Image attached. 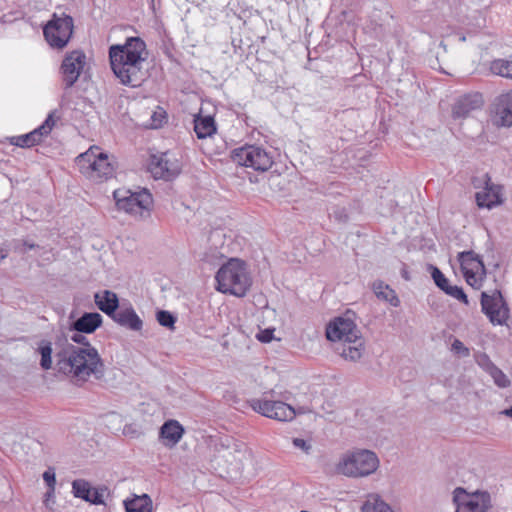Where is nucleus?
Returning <instances> with one entry per match:
<instances>
[{
	"label": "nucleus",
	"mask_w": 512,
	"mask_h": 512,
	"mask_svg": "<svg viewBox=\"0 0 512 512\" xmlns=\"http://www.w3.org/2000/svg\"><path fill=\"white\" fill-rule=\"evenodd\" d=\"M216 289L224 294L243 297L252 286V277L247 264L238 258H231L216 273Z\"/></svg>",
	"instance_id": "7ed1b4c3"
},
{
	"label": "nucleus",
	"mask_w": 512,
	"mask_h": 512,
	"mask_svg": "<svg viewBox=\"0 0 512 512\" xmlns=\"http://www.w3.org/2000/svg\"><path fill=\"white\" fill-rule=\"evenodd\" d=\"M443 291L457 300L468 303L467 296L461 287L448 284L446 288L443 289Z\"/></svg>",
	"instance_id": "473e14b6"
},
{
	"label": "nucleus",
	"mask_w": 512,
	"mask_h": 512,
	"mask_svg": "<svg viewBox=\"0 0 512 512\" xmlns=\"http://www.w3.org/2000/svg\"><path fill=\"white\" fill-rule=\"evenodd\" d=\"M86 65V55L81 50L66 54L61 64V73L65 88H71L78 80Z\"/></svg>",
	"instance_id": "ddd939ff"
},
{
	"label": "nucleus",
	"mask_w": 512,
	"mask_h": 512,
	"mask_svg": "<svg viewBox=\"0 0 512 512\" xmlns=\"http://www.w3.org/2000/svg\"><path fill=\"white\" fill-rule=\"evenodd\" d=\"M119 324L125 326L126 328L130 329V330H133V331H138L142 328V324L143 322H118Z\"/></svg>",
	"instance_id": "c03bdc74"
},
{
	"label": "nucleus",
	"mask_w": 512,
	"mask_h": 512,
	"mask_svg": "<svg viewBox=\"0 0 512 512\" xmlns=\"http://www.w3.org/2000/svg\"><path fill=\"white\" fill-rule=\"evenodd\" d=\"M101 324L102 322H71L72 330H78L82 333H93Z\"/></svg>",
	"instance_id": "2f4dec72"
},
{
	"label": "nucleus",
	"mask_w": 512,
	"mask_h": 512,
	"mask_svg": "<svg viewBox=\"0 0 512 512\" xmlns=\"http://www.w3.org/2000/svg\"><path fill=\"white\" fill-rule=\"evenodd\" d=\"M203 149H204L207 153H209V154L217 153L216 151H214V150L210 149L209 147H205V148H203Z\"/></svg>",
	"instance_id": "8fccbe9b"
},
{
	"label": "nucleus",
	"mask_w": 512,
	"mask_h": 512,
	"mask_svg": "<svg viewBox=\"0 0 512 512\" xmlns=\"http://www.w3.org/2000/svg\"><path fill=\"white\" fill-rule=\"evenodd\" d=\"M450 351L458 358H466L470 355V350L466 347L462 341L457 338H453Z\"/></svg>",
	"instance_id": "7c9ffc66"
},
{
	"label": "nucleus",
	"mask_w": 512,
	"mask_h": 512,
	"mask_svg": "<svg viewBox=\"0 0 512 512\" xmlns=\"http://www.w3.org/2000/svg\"><path fill=\"white\" fill-rule=\"evenodd\" d=\"M481 306L489 320H507L509 318V308L500 292L493 295L483 292Z\"/></svg>",
	"instance_id": "4468645a"
},
{
	"label": "nucleus",
	"mask_w": 512,
	"mask_h": 512,
	"mask_svg": "<svg viewBox=\"0 0 512 512\" xmlns=\"http://www.w3.org/2000/svg\"><path fill=\"white\" fill-rule=\"evenodd\" d=\"M502 414L512 419V406L503 410Z\"/></svg>",
	"instance_id": "49530a36"
},
{
	"label": "nucleus",
	"mask_w": 512,
	"mask_h": 512,
	"mask_svg": "<svg viewBox=\"0 0 512 512\" xmlns=\"http://www.w3.org/2000/svg\"><path fill=\"white\" fill-rule=\"evenodd\" d=\"M496 323H497V324H500V325H501V324H503L504 322H502V321H499V322H496Z\"/></svg>",
	"instance_id": "603ef678"
},
{
	"label": "nucleus",
	"mask_w": 512,
	"mask_h": 512,
	"mask_svg": "<svg viewBox=\"0 0 512 512\" xmlns=\"http://www.w3.org/2000/svg\"><path fill=\"white\" fill-rule=\"evenodd\" d=\"M73 18L65 13H54L51 20L43 28L48 44L55 49H63L69 43L73 33Z\"/></svg>",
	"instance_id": "1a4fd4ad"
},
{
	"label": "nucleus",
	"mask_w": 512,
	"mask_h": 512,
	"mask_svg": "<svg viewBox=\"0 0 512 512\" xmlns=\"http://www.w3.org/2000/svg\"><path fill=\"white\" fill-rule=\"evenodd\" d=\"M477 205L482 208H492L501 203L499 188L496 186H487L482 191L476 193Z\"/></svg>",
	"instance_id": "4be33fe9"
},
{
	"label": "nucleus",
	"mask_w": 512,
	"mask_h": 512,
	"mask_svg": "<svg viewBox=\"0 0 512 512\" xmlns=\"http://www.w3.org/2000/svg\"><path fill=\"white\" fill-rule=\"evenodd\" d=\"M55 498V488H48L46 493L44 494L43 503L47 508L51 509V503H54Z\"/></svg>",
	"instance_id": "a19ab883"
},
{
	"label": "nucleus",
	"mask_w": 512,
	"mask_h": 512,
	"mask_svg": "<svg viewBox=\"0 0 512 512\" xmlns=\"http://www.w3.org/2000/svg\"><path fill=\"white\" fill-rule=\"evenodd\" d=\"M71 340L75 343L86 345L85 348H72L57 355L56 370L76 383H83L88 380L91 375L96 379L103 376V363L97 350L85 342L84 333L78 330H72Z\"/></svg>",
	"instance_id": "f03ea898"
},
{
	"label": "nucleus",
	"mask_w": 512,
	"mask_h": 512,
	"mask_svg": "<svg viewBox=\"0 0 512 512\" xmlns=\"http://www.w3.org/2000/svg\"><path fill=\"white\" fill-rule=\"evenodd\" d=\"M156 320H176L173 314L166 310H157Z\"/></svg>",
	"instance_id": "79ce46f5"
},
{
	"label": "nucleus",
	"mask_w": 512,
	"mask_h": 512,
	"mask_svg": "<svg viewBox=\"0 0 512 512\" xmlns=\"http://www.w3.org/2000/svg\"><path fill=\"white\" fill-rule=\"evenodd\" d=\"M292 443L296 448L301 449L306 454H309L312 449L311 444L302 438H294Z\"/></svg>",
	"instance_id": "58836bf2"
},
{
	"label": "nucleus",
	"mask_w": 512,
	"mask_h": 512,
	"mask_svg": "<svg viewBox=\"0 0 512 512\" xmlns=\"http://www.w3.org/2000/svg\"><path fill=\"white\" fill-rule=\"evenodd\" d=\"M117 208L135 218H146L150 215L153 204L152 195L146 189L131 191L120 188L113 193Z\"/></svg>",
	"instance_id": "0eeeda50"
},
{
	"label": "nucleus",
	"mask_w": 512,
	"mask_h": 512,
	"mask_svg": "<svg viewBox=\"0 0 512 512\" xmlns=\"http://www.w3.org/2000/svg\"><path fill=\"white\" fill-rule=\"evenodd\" d=\"M332 320H337V321H340V320H351V318L348 315L346 317L336 316Z\"/></svg>",
	"instance_id": "09e8293b"
},
{
	"label": "nucleus",
	"mask_w": 512,
	"mask_h": 512,
	"mask_svg": "<svg viewBox=\"0 0 512 512\" xmlns=\"http://www.w3.org/2000/svg\"><path fill=\"white\" fill-rule=\"evenodd\" d=\"M23 245H24L27 249H29V250H32V249L36 248V246H37L36 244H34V243H30V242H28V241H24Z\"/></svg>",
	"instance_id": "de8ad7c7"
},
{
	"label": "nucleus",
	"mask_w": 512,
	"mask_h": 512,
	"mask_svg": "<svg viewBox=\"0 0 512 512\" xmlns=\"http://www.w3.org/2000/svg\"><path fill=\"white\" fill-rule=\"evenodd\" d=\"M275 391L269 390L261 398L249 400V406L256 413L278 421H291L296 416L295 409L281 400H275Z\"/></svg>",
	"instance_id": "6e6552de"
},
{
	"label": "nucleus",
	"mask_w": 512,
	"mask_h": 512,
	"mask_svg": "<svg viewBox=\"0 0 512 512\" xmlns=\"http://www.w3.org/2000/svg\"><path fill=\"white\" fill-rule=\"evenodd\" d=\"M126 512H153L152 500L147 494L124 501Z\"/></svg>",
	"instance_id": "5701e85b"
},
{
	"label": "nucleus",
	"mask_w": 512,
	"mask_h": 512,
	"mask_svg": "<svg viewBox=\"0 0 512 512\" xmlns=\"http://www.w3.org/2000/svg\"><path fill=\"white\" fill-rule=\"evenodd\" d=\"M149 169L155 178L165 180L174 178L180 172L177 161L170 160L167 153L159 156L154 155L151 158Z\"/></svg>",
	"instance_id": "2eb2a0df"
},
{
	"label": "nucleus",
	"mask_w": 512,
	"mask_h": 512,
	"mask_svg": "<svg viewBox=\"0 0 512 512\" xmlns=\"http://www.w3.org/2000/svg\"><path fill=\"white\" fill-rule=\"evenodd\" d=\"M432 278L435 284L443 290L449 284L448 279L444 276V274L437 268L433 267L432 269Z\"/></svg>",
	"instance_id": "f704fd0d"
},
{
	"label": "nucleus",
	"mask_w": 512,
	"mask_h": 512,
	"mask_svg": "<svg viewBox=\"0 0 512 512\" xmlns=\"http://www.w3.org/2000/svg\"><path fill=\"white\" fill-rule=\"evenodd\" d=\"M194 131L200 140L213 139L217 133L215 120L212 116H195L194 118Z\"/></svg>",
	"instance_id": "6ab92c4d"
},
{
	"label": "nucleus",
	"mask_w": 512,
	"mask_h": 512,
	"mask_svg": "<svg viewBox=\"0 0 512 512\" xmlns=\"http://www.w3.org/2000/svg\"><path fill=\"white\" fill-rule=\"evenodd\" d=\"M493 123L497 127L512 126V91L499 95L494 102Z\"/></svg>",
	"instance_id": "dca6fc26"
},
{
	"label": "nucleus",
	"mask_w": 512,
	"mask_h": 512,
	"mask_svg": "<svg viewBox=\"0 0 512 512\" xmlns=\"http://www.w3.org/2000/svg\"><path fill=\"white\" fill-rule=\"evenodd\" d=\"M490 71L498 76L512 79V59H495L490 64Z\"/></svg>",
	"instance_id": "393cba45"
},
{
	"label": "nucleus",
	"mask_w": 512,
	"mask_h": 512,
	"mask_svg": "<svg viewBox=\"0 0 512 512\" xmlns=\"http://www.w3.org/2000/svg\"><path fill=\"white\" fill-rule=\"evenodd\" d=\"M6 257V254H3L2 251L0 250V259H4Z\"/></svg>",
	"instance_id": "3c124183"
},
{
	"label": "nucleus",
	"mask_w": 512,
	"mask_h": 512,
	"mask_svg": "<svg viewBox=\"0 0 512 512\" xmlns=\"http://www.w3.org/2000/svg\"><path fill=\"white\" fill-rule=\"evenodd\" d=\"M48 488H55L56 486V474L52 467H49L42 475Z\"/></svg>",
	"instance_id": "e433bc0d"
},
{
	"label": "nucleus",
	"mask_w": 512,
	"mask_h": 512,
	"mask_svg": "<svg viewBox=\"0 0 512 512\" xmlns=\"http://www.w3.org/2000/svg\"><path fill=\"white\" fill-rule=\"evenodd\" d=\"M456 512H487L491 508V496L485 491L467 493L464 488L457 487L453 492Z\"/></svg>",
	"instance_id": "9b49d317"
},
{
	"label": "nucleus",
	"mask_w": 512,
	"mask_h": 512,
	"mask_svg": "<svg viewBox=\"0 0 512 512\" xmlns=\"http://www.w3.org/2000/svg\"><path fill=\"white\" fill-rule=\"evenodd\" d=\"M232 160L238 165L251 167L256 171H267L273 165V155L266 149L247 145L237 148L232 153Z\"/></svg>",
	"instance_id": "9d476101"
},
{
	"label": "nucleus",
	"mask_w": 512,
	"mask_h": 512,
	"mask_svg": "<svg viewBox=\"0 0 512 512\" xmlns=\"http://www.w3.org/2000/svg\"><path fill=\"white\" fill-rule=\"evenodd\" d=\"M118 318L116 320H141L128 300L119 301Z\"/></svg>",
	"instance_id": "cd10ccee"
},
{
	"label": "nucleus",
	"mask_w": 512,
	"mask_h": 512,
	"mask_svg": "<svg viewBox=\"0 0 512 512\" xmlns=\"http://www.w3.org/2000/svg\"><path fill=\"white\" fill-rule=\"evenodd\" d=\"M159 323H160V325H162L164 327H167L170 330H174L175 329V323L176 322H159Z\"/></svg>",
	"instance_id": "a18cd8bd"
},
{
	"label": "nucleus",
	"mask_w": 512,
	"mask_h": 512,
	"mask_svg": "<svg viewBox=\"0 0 512 512\" xmlns=\"http://www.w3.org/2000/svg\"><path fill=\"white\" fill-rule=\"evenodd\" d=\"M92 487L84 479H77L72 482V493L75 497L81 498L86 502L90 500Z\"/></svg>",
	"instance_id": "bb28decb"
},
{
	"label": "nucleus",
	"mask_w": 512,
	"mask_h": 512,
	"mask_svg": "<svg viewBox=\"0 0 512 512\" xmlns=\"http://www.w3.org/2000/svg\"><path fill=\"white\" fill-rule=\"evenodd\" d=\"M94 299L98 308L109 317L113 316L119 306V299L116 293L110 290H102L95 293Z\"/></svg>",
	"instance_id": "412c9836"
},
{
	"label": "nucleus",
	"mask_w": 512,
	"mask_h": 512,
	"mask_svg": "<svg viewBox=\"0 0 512 512\" xmlns=\"http://www.w3.org/2000/svg\"><path fill=\"white\" fill-rule=\"evenodd\" d=\"M363 512H394L393 509L379 496H376L373 502H366L362 508Z\"/></svg>",
	"instance_id": "c85d7f7f"
},
{
	"label": "nucleus",
	"mask_w": 512,
	"mask_h": 512,
	"mask_svg": "<svg viewBox=\"0 0 512 512\" xmlns=\"http://www.w3.org/2000/svg\"><path fill=\"white\" fill-rule=\"evenodd\" d=\"M458 261L466 282L479 289L486 275L485 265L480 256L474 251H463L458 254Z\"/></svg>",
	"instance_id": "f8f14e48"
},
{
	"label": "nucleus",
	"mask_w": 512,
	"mask_h": 512,
	"mask_svg": "<svg viewBox=\"0 0 512 512\" xmlns=\"http://www.w3.org/2000/svg\"><path fill=\"white\" fill-rule=\"evenodd\" d=\"M87 502H90L92 504H103L104 503V500H103V494L101 492H99L97 489H93L91 490V493H90V500H88Z\"/></svg>",
	"instance_id": "ea45409f"
},
{
	"label": "nucleus",
	"mask_w": 512,
	"mask_h": 512,
	"mask_svg": "<svg viewBox=\"0 0 512 512\" xmlns=\"http://www.w3.org/2000/svg\"><path fill=\"white\" fill-rule=\"evenodd\" d=\"M54 125L55 120L53 118V115L49 114L46 120L43 122V124L40 125L38 128L34 129L33 131L27 134L14 137L12 144L23 148L32 147L40 143L42 138L44 136H47L51 132Z\"/></svg>",
	"instance_id": "f3484780"
},
{
	"label": "nucleus",
	"mask_w": 512,
	"mask_h": 512,
	"mask_svg": "<svg viewBox=\"0 0 512 512\" xmlns=\"http://www.w3.org/2000/svg\"><path fill=\"white\" fill-rule=\"evenodd\" d=\"M108 55L111 69L122 85L138 88L147 80L149 51L141 37H128L123 44L111 45Z\"/></svg>",
	"instance_id": "f257e3e1"
},
{
	"label": "nucleus",
	"mask_w": 512,
	"mask_h": 512,
	"mask_svg": "<svg viewBox=\"0 0 512 512\" xmlns=\"http://www.w3.org/2000/svg\"><path fill=\"white\" fill-rule=\"evenodd\" d=\"M165 119V111L161 108L158 109V111H154L151 115V126L153 128H158L162 125L163 121Z\"/></svg>",
	"instance_id": "4c0bfd02"
},
{
	"label": "nucleus",
	"mask_w": 512,
	"mask_h": 512,
	"mask_svg": "<svg viewBox=\"0 0 512 512\" xmlns=\"http://www.w3.org/2000/svg\"><path fill=\"white\" fill-rule=\"evenodd\" d=\"M274 328L259 329L255 337L262 343H269L273 338Z\"/></svg>",
	"instance_id": "c9c22d12"
},
{
	"label": "nucleus",
	"mask_w": 512,
	"mask_h": 512,
	"mask_svg": "<svg viewBox=\"0 0 512 512\" xmlns=\"http://www.w3.org/2000/svg\"><path fill=\"white\" fill-rule=\"evenodd\" d=\"M76 320H102V316L97 312H85Z\"/></svg>",
	"instance_id": "37998d69"
},
{
	"label": "nucleus",
	"mask_w": 512,
	"mask_h": 512,
	"mask_svg": "<svg viewBox=\"0 0 512 512\" xmlns=\"http://www.w3.org/2000/svg\"><path fill=\"white\" fill-rule=\"evenodd\" d=\"M326 337L332 342H340L337 350L345 360L356 362L364 351V340L355 322H328Z\"/></svg>",
	"instance_id": "20e7f679"
},
{
	"label": "nucleus",
	"mask_w": 512,
	"mask_h": 512,
	"mask_svg": "<svg viewBox=\"0 0 512 512\" xmlns=\"http://www.w3.org/2000/svg\"><path fill=\"white\" fill-rule=\"evenodd\" d=\"M379 464V458L373 451L356 449L341 456L336 464V471L347 477L361 478L373 474Z\"/></svg>",
	"instance_id": "423d86ee"
},
{
	"label": "nucleus",
	"mask_w": 512,
	"mask_h": 512,
	"mask_svg": "<svg viewBox=\"0 0 512 512\" xmlns=\"http://www.w3.org/2000/svg\"><path fill=\"white\" fill-rule=\"evenodd\" d=\"M475 361L487 373H489V371H491L496 366L491 361L490 357L485 353L476 354Z\"/></svg>",
	"instance_id": "72a5a7b5"
},
{
	"label": "nucleus",
	"mask_w": 512,
	"mask_h": 512,
	"mask_svg": "<svg viewBox=\"0 0 512 512\" xmlns=\"http://www.w3.org/2000/svg\"><path fill=\"white\" fill-rule=\"evenodd\" d=\"M37 352L41 355L40 366L43 370H49L52 367V343L47 340H41L37 347Z\"/></svg>",
	"instance_id": "a878e982"
},
{
	"label": "nucleus",
	"mask_w": 512,
	"mask_h": 512,
	"mask_svg": "<svg viewBox=\"0 0 512 512\" xmlns=\"http://www.w3.org/2000/svg\"><path fill=\"white\" fill-rule=\"evenodd\" d=\"M372 289L378 299L384 300L390 303L392 306H397L399 299L393 289L389 285L382 281H376L373 283Z\"/></svg>",
	"instance_id": "b1692460"
},
{
	"label": "nucleus",
	"mask_w": 512,
	"mask_h": 512,
	"mask_svg": "<svg viewBox=\"0 0 512 512\" xmlns=\"http://www.w3.org/2000/svg\"><path fill=\"white\" fill-rule=\"evenodd\" d=\"M184 434L183 426L177 420H168L160 428V437L166 446L176 445Z\"/></svg>",
	"instance_id": "aec40b11"
},
{
	"label": "nucleus",
	"mask_w": 512,
	"mask_h": 512,
	"mask_svg": "<svg viewBox=\"0 0 512 512\" xmlns=\"http://www.w3.org/2000/svg\"><path fill=\"white\" fill-rule=\"evenodd\" d=\"M80 172L93 181H103L113 177L116 161L98 146H91L76 158Z\"/></svg>",
	"instance_id": "39448f33"
},
{
	"label": "nucleus",
	"mask_w": 512,
	"mask_h": 512,
	"mask_svg": "<svg viewBox=\"0 0 512 512\" xmlns=\"http://www.w3.org/2000/svg\"><path fill=\"white\" fill-rule=\"evenodd\" d=\"M488 374L492 377L494 383L500 388H507L511 384L509 378L497 366L489 371Z\"/></svg>",
	"instance_id": "c756f323"
},
{
	"label": "nucleus",
	"mask_w": 512,
	"mask_h": 512,
	"mask_svg": "<svg viewBox=\"0 0 512 512\" xmlns=\"http://www.w3.org/2000/svg\"><path fill=\"white\" fill-rule=\"evenodd\" d=\"M483 98L481 94L474 93L460 97L453 106L452 115L454 118H465L472 111L481 108Z\"/></svg>",
	"instance_id": "a211bd4d"
}]
</instances>
